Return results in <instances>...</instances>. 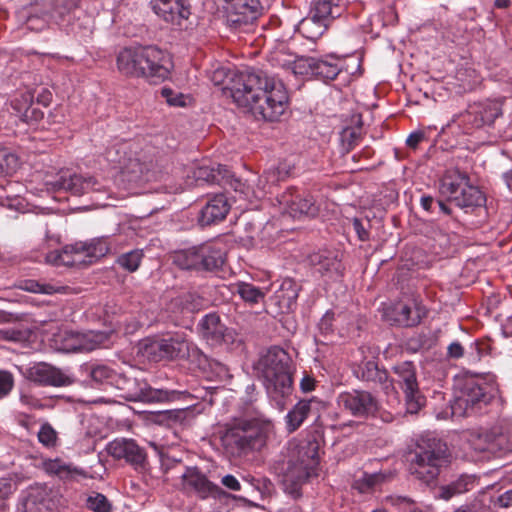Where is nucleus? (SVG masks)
Returning a JSON list of instances; mask_svg holds the SVG:
<instances>
[{"label": "nucleus", "instance_id": "bb28decb", "mask_svg": "<svg viewBox=\"0 0 512 512\" xmlns=\"http://www.w3.org/2000/svg\"><path fill=\"white\" fill-rule=\"evenodd\" d=\"M107 453L114 459H124L132 466H143L147 455L133 439L119 438L111 441L107 445Z\"/></svg>", "mask_w": 512, "mask_h": 512}, {"label": "nucleus", "instance_id": "79ce46f5", "mask_svg": "<svg viewBox=\"0 0 512 512\" xmlns=\"http://www.w3.org/2000/svg\"><path fill=\"white\" fill-rule=\"evenodd\" d=\"M387 475L382 472L377 473H366L364 472L362 477L355 479L352 483V489L357 490L359 493H371L375 487L385 482Z\"/></svg>", "mask_w": 512, "mask_h": 512}, {"label": "nucleus", "instance_id": "c9c22d12", "mask_svg": "<svg viewBox=\"0 0 512 512\" xmlns=\"http://www.w3.org/2000/svg\"><path fill=\"white\" fill-rule=\"evenodd\" d=\"M332 24L323 20L309 10L308 15L298 24V31L308 40L316 41L328 30Z\"/></svg>", "mask_w": 512, "mask_h": 512}, {"label": "nucleus", "instance_id": "338daca9", "mask_svg": "<svg viewBox=\"0 0 512 512\" xmlns=\"http://www.w3.org/2000/svg\"><path fill=\"white\" fill-rule=\"evenodd\" d=\"M425 342H426L425 335L420 334V335L411 337L408 339V341L406 343V349L409 352L416 353L424 347Z\"/></svg>", "mask_w": 512, "mask_h": 512}, {"label": "nucleus", "instance_id": "f8f14e48", "mask_svg": "<svg viewBox=\"0 0 512 512\" xmlns=\"http://www.w3.org/2000/svg\"><path fill=\"white\" fill-rule=\"evenodd\" d=\"M395 375L394 386L404 393L405 405L408 414H417L425 407L427 399L419 388L417 368L413 361H402L392 366Z\"/></svg>", "mask_w": 512, "mask_h": 512}, {"label": "nucleus", "instance_id": "1a4fd4ad", "mask_svg": "<svg viewBox=\"0 0 512 512\" xmlns=\"http://www.w3.org/2000/svg\"><path fill=\"white\" fill-rule=\"evenodd\" d=\"M138 354L151 362L162 360L187 359L201 355L202 352L193 343L182 336L147 337L138 344Z\"/></svg>", "mask_w": 512, "mask_h": 512}, {"label": "nucleus", "instance_id": "c03bdc74", "mask_svg": "<svg viewBox=\"0 0 512 512\" xmlns=\"http://www.w3.org/2000/svg\"><path fill=\"white\" fill-rule=\"evenodd\" d=\"M492 428L475 430L469 433L468 441L474 450L478 452L492 453Z\"/></svg>", "mask_w": 512, "mask_h": 512}, {"label": "nucleus", "instance_id": "e433bc0d", "mask_svg": "<svg viewBox=\"0 0 512 512\" xmlns=\"http://www.w3.org/2000/svg\"><path fill=\"white\" fill-rule=\"evenodd\" d=\"M204 298L196 292H186L170 301L169 309L179 313H195L201 310Z\"/></svg>", "mask_w": 512, "mask_h": 512}, {"label": "nucleus", "instance_id": "f704fd0d", "mask_svg": "<svg viewBox=\"0 0 512 512\" xmlns=\"http://www.w3.org/2000/svg\"><path fill=\"white\" fill-rule=\"evenodd\" d=\"M310 10L332 24L345 14L347 5L345 0H312Z\"/></svg>", "mask_w": 512, "mask_h": 512}, {"label": "nucleus", "instance_id": "6e6552de", "mask_svg": "<svg viewBox=\"0 0 512 512\" xmlns=\"http://www.w3.org/2000/svg\"><path fill=\"white\" fill-rule=\"evenodd\" d=\"M135 400L153 402H180L175 407L166 410L147 411L140 416H178V413L186 412L184 416H198L204 412V403H193L195 398L187 391L154 389L150 386L140 388Z\"/></svg>", "mask_w": 512, "mask_h": 512}, {"label": "nucleus", "instance_id": "7c9ffc66", "mask_svg": "<svg viewBox=\"0 0 512 512\" xmlns=\"http://www.w3.org/2000/svg\"><path fill=\"white\" fill-rule=\"evenodd\" d=\"M13 114L28 125L38 124L44 117L43 111L34 102V93L28 91L11 101Z\"/></svg>", "mask_w": 512, "mask_h": 512}, {"label": "nucleus", "instance_id": "a18cd8bd", "mask_svg": "<svg viewBox=\"0 0 512 512\" xmlns=\"http://www.w3.org/2000/svg\"><path fill=\"white\" fill-rule=\"evenodd\" d=\"M328 406V402L317 398L299 401L296 405L299 416H307L309 414L312 416H322L327 413Z\"/></svg>", "mask_w": 512, "mask_h": 512}, {"label": "nucleus", "instance_id": "2eb2a0df", "mask_svg": "<svg viewBox=\"0 0 512 512\" xmlns=\"http://www.w3.org/2000/svg\"><path fill=\"white\" fill-rule=\"evenodd\" d=\"M225 20L233 31H244L261 14L259 0H223Z\"/></svg>", "mask_w": 512, "mask_h": 512}, {"label": "nucleus", "instance_id": "9b49d317", "mask_svg": "<svg viewBox=\"0 0 512 512\" xmlns=\"http://www.w3.org/2000/svg\"><path fill=\"white\" fill-rule=\"evenodd\" d=\"M196 331L200 339L212 348L235 351L243 345L239 334L228 327L215 311L202 316L196 325Z\"/></svg>", "mask_w": 512, "mask_h": 512}, {"label": "nucleus", "instance_id": "603ef678", "mask_svg": "<svg viewBox=\"0 0 512 512\" xmlns=\"http://www.w3.org/2000/svg\"><path fill=\"white\" fill-rule=\"evenodd\" d=\"M48 14V8L29 14L26 18L27 28L36 32L44 30L49 24H52Z\"/></svg>", "mask_w": 512, "mask_h": 512}, {"label": "nucleus", "instance_id": "72a5a7b5", "mask_svg": "<svg viewBox=\"0 0 512 512\" xmlns=\"http://www.w3.org/2000/svg\"><path fill=\"white\" fill-rule=\"evenodd\" d=\"M315 64V79L324 83L335 80L346 69L344 59L334 53L316 57Z\"/></svg>", "mask_w": 512, "mask_h": 512}, {"label": "nucleus", "instance_id": "473e14b6", "mask_svg": "<svg viewBox=\"0 0 512 512\" xmlns=\"http://www.w3.org/2000/svg\"><path fill=\"white\" fill-rule=\"evenodd\" d=\"M301 287L291 278H285L272 297L281 313H291L297 308V299Z\"/></svg>", "mask_w": 512, "mask_h": 512}, {"label": "nucleus", "instance_id": "4d7b16f0", "mask_svg": "<svg viewBox=\"0 0 512 512\" xmlns=\"http://www.w3.org/2000/svg\"><path fill=\"white\" fill-rule=\"evenodd\" d=\"M38 440L45 447H54L57 443V432L49 423H44L39 432H38Z\"/></svg>", "mask_w": 512, "mask_h": 512}, {"label": "nucleus", "instance_id": "f03ea898", "mask_svg": "<svg viewBox=\"0 0 512 512\" xmlns=\"http://www.w3.org/2000/svg\"><path fill=\"white\" fill-rule=\"evenodd\" d=\"M320 445L314 439H293L286 452L275 462L274 470L281 478L283 490L293 499L303 496V487L319 475Z\"/></svg>", "mask_w": 512, "mask_h": 512}, {"label": "nucleus", "instance_id": "052dcab7", "mask_svg": "<svg viewBox=\"0 0 512 512\" xmlns=\"http://www.w3.org/2000/svg\"><path fill=\"white\" fill-rule=\"evenodd\" d=\"M335 313L331 310L326 311L318 323V329L321 335L327 336L333 332V322Z\"/></svg>", "mask_w": 512, "mask_h": 512}, {"label": "nucleus", "instance_id": "f3484780", "mask_svg": "<svg viewBox=\"0 0 512 512\" xmlns=\"http://www.w3.org/2000/svg\"><path fill=\"white\" fill-rule=\"evenodd\" d=\"M278 201L283 207V213L293 219H301L302 217L313 218L319 212V205L314 197L295 188H289L282 193Z\"/></svg>", "mask_w": 512, "mask_h": 512}, {"label": "nucleus", "instance_id": "b1692460", "mask_svg": "<svg viewBox=\"0 0 512 512\" xmlns=\"http://www.w3.org/2000/svg\"><path fill=\"white\" fill-rule=\"evenodd\" d=\"M98 181L93 176H83L80 174H61L53 181L47 182V185L55 191L69 192L74 196H82L91 191L99 190L96 187Z\"/></svg>", "mask_w": 512, "mask_h": 512}, {"label": "nucleus", "instance_id": "9d476101", "mask_svg": "<svg viewBox=\"0 0 512 512\" xmlns=\"http://www.w3.org/2000/svg\"><path fill=\"white\" fill-rule=\"evenodd\" d=\"M233 419L234 423L227 425L222 435V440L227 445H235L240 450L260 449L264 445L270 427L269 420Z\"/></svg>", "mask_w": 512, "mask_h": 512}, {"label": "nucleus", "instance_id": "412c9836", "mask_svg": "<svg viewBox=\"0 0 512 512\" xmlns=\"http://www.w3.org/2000/svg\"><path fill=\"white\" fill-rule=\"evenodd\" d=\"M181 479L185 489L193 490L202 499L208 497L222 499L229 496L221 487L211 482L197 467H186Z\"/></svg>", "mask_w": 512, "mask_h": 512}, {"label": "nucleus", "instance_id": "69168bd1", "mask_svg": "<svg viewBox=\"0 0 512 512\" xmlns=\"http://www.w3.org/2000/svg\"><path fill=\"white\" fill-rule=\"evenodd\" d=\"M260 181H263L265 184L270 186L277 185L279 182H281L275 165H272L264 170L263 174L261 175Z\"/></svg>", "mask_w": 512, "mask_h": 512}, {"label": "nucleus", "instance_id": "dca6fc26", "mask_svg": "<svg viewBox=\"0 0 512 512\" xmlns=\"http://www.w3.org/2000/svg\"><path fill=\"white\" fill-rule=\"evenodd\" d=\"M309 265L321 277L331 281H340L345 274L343 253L336 249H320L308 255Z\"/></svg>", "mask_w": 512, "mask_h": 512}, {"label": "nucleus", "instance_id": "2f4dec72", "mask_svg": "<svg viewBox=\"0 0 512 512\" xmlns=\"http://www.w3.org/2000/svg\"><path fill=\"white\" fill-rule=\"evenodd\" d=\"M88 242H76L74 244L65 245L60 251H50L46 255V261L55 266L73 267L82 262L78 258L81 254L87 256Z\"/></svg>", "mask_w": 512, "mask_h": 512}, {"label": "nucleus", "instance_id": "5fc2aeb1", "mask_svg": "<svg viewBox=\"0 0 512 512\" xmlns=\"http://www.w3.org/2000/svg\"><path fill=\"white\" fill-rule=\"evenodd\" d=\"M87 508L93 512H111V504L107 497L100 493L91 495L86 500Z\"/></svg>", "mask_w": 512, "mask_h": 512}, {"label": "nucleus", "instance_id": "aec40b11", "mask_svg": "<svg viewBox=\"0 0 512 512\" xmlns=\"http://www.w3.org/2000/svg\"><path fill=\"white\" fill-rule=\"evenodd\" d=\"M495 398V389L482 378L467 377L461 386L460 400L466 409H481Z\"/></svg>", "mask_w": 512, "mask_h": 512}, {"label": "nucleus", "instance_id": "20e7f679", "mask_svg": "<svg viewBox=\"0 0 512 512\" xmlns=\"http://www.w3.org/2000/svg\"><path fill=\"white\" fill-rule=\"evenodd\" d=\"M256 369L267 393L279 396L277 403L280 404L284 396L290 393L293 383L294 365L288 352L279 346L270 347L260 357Z\"/></svg>", "mask_w": 512, "mask_h": 512}, {"label": "nucleus", "instance_id": "0e129e2a", "mask_svg": "<svg viewBox=\"0 0 512 512\" xmlns=\"http://www.w3.org/2000/svg\"><path fill=\"white\" fill-rule=\"evenodd\" d=\"M451 483L454 491L459 495L470 490V487L474 484V479L471 476L461 475L457 480Z\"/></svg>", "mask_w": 512, "mask_h": 512}, {"label": "nucleus", "instance_id": "13d9d810", "mask_svg": "<svg viewBox=\"0 0 512 512\" xmlns=\"http://www.w3.org/2000/svg\"><path fill=\"white\" fill-rule=\"evenodd\" d=\"M161 95L166 99L170 106L183 107L185 106V96L182 93H176L171 88L163 87Z\"/></svg>", "mask_w": 512, "mask_h": 512}, {"label": "nucleus", "instance_id": "a878e982", "mask_svg": "<svg viewBox=\"0 0 512 512\" xmlns=\"http://www.w3.org/2000/svg\"><path fill=\"white\" fill-rule=\"evenodd\" d=\"M82 371L90 378L89 382L93 388L117 387L124 389L123 384L131 382L130 379L118 374L109 366L104 364L85 363L81 366ZM135 379L132 380L134 382Z\"/></svg>", "mask_w": 512, "mask_h": 512}, {"label": "nucleus", "instance_id": "a211bd4d", "mask_svg": "<svg viewBox=\"0 0 512 512\" xmlns=\"http://www.w3.org/2000/svg\"><path fill=\"white\" fill-rule=\"evenodd\" d=\"M23 375L40 386L64 387L75 382L68 369H60L45 362L34 363L25 369Z\"/></svg>", "mask_w": 512, "mask_h": 512}, {"label": "nucleus", "instance_id": "ddd939ff", "mask_svg": "<svg viewBox=\"0 0 512 512\" xmlns=\"http://www.w3.org/2000/svg\"><path fill=\"white\" fill-rule=\"evenodd\" d=\"M352 373L358 380L366 383L367 387L376 392L379 391L385 395L397 394L393 378L376 357L370 359L364 357L354 363Z\"/></svg>", "mask_w": 512, "mask_h": 512}, {"label": "nucleus", "instance_id": "393cba45", "mask_svg": "<svg viewBox=\"0 0 512 512\" xmlns=\"http://www.w3.org/2000/svg\"><path fill=\"white\" fill-rule=\"evenodd\" d=\"M338 404L353 415H370L378 410L376 398L368 391L353 390L338 396Z\"/></svg>", "mask_w": 512, "mask_h": 512}, {"label": "nucleus", "instance_id": "5701e85b", "mask_svg": "<svg viewBox=\"0 0 512 512\" xmlns=\"http://www.w3.org/2000/svg\"><path fill=\"white\" fill-rule=\"evenodd\" d=\"M152 11L163 21L181 26L191 15L189 0H151Z\"/></svg>", "mask_w": 512, "mask_h": 512}, {"label": "nucleus", "instance_id": "6ab92c4d", "mask_svg": "<svg viewBox=\"0 0 512 512\" xmlns=\"http://www.w3.org/2000/svg\"><path fill=\"white\" fill-rule=\"evenodd\" d=\"M502 116V102L486 99L470 104L463 119L471 128L480 129L494 127L496 120Z\"/></svg>", "mask_w": 512, "mask_h": 512}, {"label": "nucleus", "instance_id": "774afa93", "mask_svg": "<svg viewBox=\"0 0 512 512\" xmlns=\"http://www.w3.org/2000/svg\"><path fill=\"white\" fill-rule=\"evenodd\" d=\"M425 139V133L421 130L413 131L406 139V145L411 149H416Z\"/></svg>", "mask_w": 512, "mask_h": 512}, {"label": "nucleus", "instance_id": "8fccbe9b", "mask_svg": "<svg viewBox=\"0 0 512 512\" xmlns=\"http://www.w3.org/2000/svg\"><path fill=\"white\" fill-rule=\"evenodd\" d=\"M48 508L41 492L32 490L22 502L21 512H47Z\"/></svg>", "mask_w": 512, "mask_h": 512}, {"label": "nucleus", "instance_id": "ea45409f", "mask_svg": "<svg viewBox=\"0 0 512 512\" xmlns=\"http://www.w3.org/2000/svg\"><path fill=\"white\" fill-rule=\"evenodd\" d=\"M316 57L311 56H295L294 59L285 60L279 64L292 70L295 75L310 76L315 78L314 67Z\"/></svg>", "mask_w": 512, "mask_h": 512}, {"label": "nucleus", "instance_id": "37998d69", "mask_svg": "<svg viewBox=\"0 0 512 512\" xmlns=\"http://www.w3.org/2000/svg\"><path fill=\"white\" fill-rule=\"evenodd\" d=\"M362 118L358 117L355 127H345L340 133V139L342 142V153H349L359 143L362 135Z\"/></svg>", "mask_w": 512, "mask_h": 512}, {"label": "nucleus", "instance_id": "c85d7f7f", "mask_svg": "<svg viewBox=\"0 0 512 512\" xmlns=\"http://www.w3.org/2000/svg\"><path fill=\"white\" fill-rule=\"evenodd\" d=\"M231 209V205L228 198L223 193H218L210 197L205 206L200 210L198 215V224L201 227L211 226L222 222L228 212Z\"/></svg>", "mask_w": 512, "mask_h": 512}, {"label": "nucleus", "instance_id": "e2e57ef3", "mask_svg": "<svg viewBox=\"0 0 512 512\" xmlns=\"http://www.w3.org/2000/svg\"><path fill=\"white\" fill-rule=\"evenodd\" d=\"M367 223H368V227H366L362 220L355 217L353 218L352 220V225H353V229L358 237V239L362 242H366V241H369L370 239V232H369V228H370V220L367 219Z\"/></svg>", "mask_w": 512, "mask_h": 512}, {"label": "nucleus", "instance_id": "0eeeda50", "mask_svg": "<svg viewBox=\"0 0 512 512\" xmlns=\"http://www.w3.org/2000/svg\"><path fill=\"white\" fill-rule=\"evenodd\" d=\"M90 0H51L48 17L61 31L75 38H84L90 32V18L83 7Z\"/></svg>", "mask_w": 512, "mask_h": 512}, {"label": "nucleus", "instance_id": "58836bf2", "mask_svg": "<svg viewBox=\"0 0 512 512\" xmlns=\"http://www.w3.org/2000/svg\"><path fill=\"white\" fill-rule=\"evenodd\" d=\"M225 165L217 164L213 166L198 165L192 168V177L197 182H204L210 184L220 185V181H223L222 170Z\"/></svg>", "mask_w": 512, "mask_h": 512}, {"label": "nucleus", "instance_id": "680f3d73", "mask_svg": "<svg viewBox=\"0 0 512 512\" xmlns=\"http://www.w3.org/2000/svg\"><path fill=\"white\" fill-rule=\"evenodd\" d=\"M275 168L277 169V173L281 181H285L294 174L295 164L288 159H284L279 161L275 165Z\"/></svg>", "mask_w": 512, "mask_h": 512}, {"label": "nucleus", "instance_id": "bf43d9fd", "mask_svg": "<svg viewBox=\"0 0 512 512\" xmlns=\"http://www.w3.org/2000/svg\"><path fill=\"white\" fill-rule=\"evenodd\" d=\"M14 386V377L12 373L0 370V399L6 397Z\"/></svg>", "mask_w": 512, "mask_h": 512}, {"label": "nucleus", "instance_id": "39448f33", "mask_svg": "<svg viewBox=\"0 0 512 512\" xmlns=\"http://www.w3.org/2000/svg\"><path fill=\"white\" fill-rule=\"evenodd\" d=\"M172 262L181 270L216 274L226 262V251L221 244L207 241L175 251Z\"/></svg>", "mask_w": 512, "mask_h": 512}, {"label": "nucleus", "instance_id": "49530a36", "mask_svg": "<svg viewBox=\"0 0 512 512\" xmlns=\"http://www.w3.org/2000/svg\"><path fill=\"white\" fill-rule=\"evenodd\" d=\"M236 292L249 304H258L265 297V292L262 289L247 282L237 283Z\"/></svg>", "mask_w": 512, "mask_h": 512}, {"label": "nucleus", "instance_id": "864d4df0", "mask_svg": "<svg viewBox=\"0 0 512 512\" xmlns=\"http://www.w3.org/2000/svg\"><path fill=\"white\" fill-rule=\"evenodd\" d=\"M18 167V157L7 148H0V175L12 174Z\"/></svg>", "mask_w": 512, "mask_h": 512}, {"label": "nucleus", "instance_id": "de8ad7c7", "mask_svg": "<svg viewBox=\"0 0 512 512\" xmlns=\"http://www.w3.org/2000/svg\"><path fill=\"white\" fill-rule=\"evenodd\" d=\"M18 287L26 292L39 293L44 295H52L59 292V287H55L52 284L35 279L21 280Z\"/></svg>", "mask_w": 512, "mask_h": 512}, {"label": "nucleus", "instance_id": "423d86ee", "mask_svg": "<svg viewBox=\"0 0 512 512\" xmlns=\"http://www.w3.org/2000/svg\"><path fill=\"white\" fill-rule=\"evenodd\" d=\"M439 193L466 213L483 206L486 202L484 193L470 183V177L466 172L459 169L445 172L439 182Z\"/></svg>", "mask_w": 512, "mask_h": 512}, {"label": "nucleus", "instance_id": "4be33fe9", "mask_svg": "<svg viewBox=\"0 0 512 512\" xmlns=\"http://www.w3.org/2000/svg\"><path fill=\"white\" fill-rule=\"evenodd\" d=\"M425 316L424 310L417 304L397 302L384 308L383 318L391 325L414 327Z\"/></svg>", "mask_w": 512, "mask_h": 512}, {"label": "nucleus", "instance_id": "f257e3e1", "mask_svg": "<svg viewBox=\"0 0 512 512\" xmlns=\"http://www.w3.org/2000/svg\"><path fill=\"white\" fill-rule=\"evenodd\" d=\"M233 101L249 109L256 118L278 121L289 105V95L281 79L261 69L236 73L225 87Z\"/></svg>", "mask_w": 512, "mask_h": 512}, {"label": "nucleus", "instance_id": "4468645a", "mask_svg": "<svg viewBox=\"0 0 512 512\" xmlns=\"http://www.w3.org/2000/svg\"><path fill=\"white\" fill-rule=\"evenodd\" d=\"M142 67L145 79L151 84H159L170 78L174 63L169 52L156 45H143Z\"/></svg>", "mask_w": 512, "mask_h": 512}, {"label": "nucleus", "instance_id": "7ed1b4c3", "mask_svg": "<svg viewBox=\"0 0 512 512\" xmlns=\"http://www.w3.org/2000/svg\"><path fill=\"white\" fill-rule=\"evenodd\" d=\"M452 458V451L444 440L432 434L420 435L408 452V471L414 479L430 486L451 464Z\"/></svg>", "mask_w": 512, "mask_h": 512}, {"label": "nucleus", "instance_id": "a19ab883", "mask_svg": "<svg viewBox=\"0 0 512 512\" xmlns=\"http://www.w3.org/2000/svg\"><path fill=\"white\" fill-rule=\"evenodd\" d=\"M492 454L512 452V432L503 426L492 427Z\"/></svg>", "mask_w": 512, "mask_h": 512}, {"label": "nucleus", "instance_id": "3c124183", "mask_svg": "<svg viewBox=\"0 0 512 512\" xmlns=\"http://www.w3.org/2000/svg\"><path fill=\"white\" fill-rule=\"evenodd\" d=\"M222 173L223 181H220V186L229 187L242 195L248 194L249 186L240 178H237L228 166L225 165Z\"/></svg>", "mask_w": 512, "mask_h": 512}, {"label": "nucleus", "instance_id": "09e8293b", "mask_svg": "<svg viewBox=\"0 0 512 512\" xmlns=\"http://www.w3.org/2000/svg\"><path fill=\"white\" fill-rule=\"evenodd\" d=\"M144 257L143 250L141 249H134L129 252L123 253L117 258V264L125 269L126 271L132 273L135 272Z\"/></svg>", "mask_w": 512, "mask_h": 512}, {"label": "nucleus", "instance_id": "4c0bfd02", "mask_svg": "<svg viewBox=\"0 0 512 512\" xmlns=\"http://www.w3.org/2000/svg\"><path fill=\"white\" fill-rule=\"evenodd\" d=\"M42 468L48 475L56 476L63 481H70L74 479L76 475L82 474L81 470L65 463L60 458L44 460L42 462Z\"/></svg>", "mask_w": 512, "mask_h": 512}, {"label": "nucleus", "instance_id": "6e6d98bb", "mask_svg": "<svg viewBox=\"0 0 512 512\" xmlns=\"http://www.w3.org/2000/svg\"><path fill=\"white\" fill-rule=\"evenodd\" d=\"M107 238H94L88 242L87 257L100 258L109 251Z\"/></svg>", "mask_w": 512, "mask_h": 512}, {"label": "nucleus", "instance_id": "c756f323", "mask_svg": "<svg viewBox=\"0 0 512 512\" xmlns=\"http://www.w3.org/2000/svg\"><path fill=\"white\" fill-rule=\"evenodd\" d=\"M122 173L127 176L128 181L137 184L162 181L165 175L157 170L153 163L141 161L139 158L129 159L128 163L121 165Z\"/></svg>", "mask_w": 512, "mask_h": 512}, {"label": "nucleus", "instance_id": "cd10ccee", "mask_svg": "<svg viewBox=\"0 0 512 512\" xmlns=\"http://www.w3.org/2000/svg\"><path fill=\"white\" fill-rule=\"evenodd\" d=\"M143 45L122 48L116 55V67L118 72L127 78H141L144 75L142 67Z\"/></svg>", "mask_w": 512, "mask_h": 512}]
</instances>
